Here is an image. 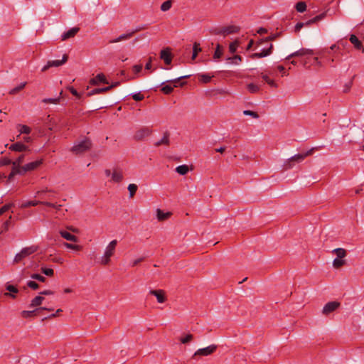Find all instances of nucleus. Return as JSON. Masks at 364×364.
<instances>
[{"instance_id":"nucleus-23","label":"nucleus","mask_w":364,"mask_h":364,"mask_svg":"<svg viewBox=\"0 0 364 364\" xmlns=\"http://www.w3.org/2000/svg\"><path fill=\"white\" fill-rule=\"evenodd\" d=\"M59 233L62 237H63L64 239H65L68 241L75 242L78 241V238L75 235H72L71 233H70L65 230H60Z\"/></svg>"},{"instance_id":"nucleus-41","label":"nucleus","mask_w":364,"mask_h":364,"mask_svg":"<svg viewBox=\"0 0 364 364\" xmlns=\"http://www.w3.org/2000/svg\"><path fill=\"white\" fill-rule=\"evenodd\" d=\"M127 188H128V191L129 192V197L132 198L135 195V193H136V192L137 191L138 187H137V186L136 184L131 183V184H129Z\"/></svg>"},{"instance_id":"nucleus-19","label":"nucleus","mask_w":364,"mask_h":364,"mask_svg":"<svg viewBox=\"0 0 364 364\" xmlns=\"http://www.w3.org/2000/svg\"><path fill=\"white\" fill-rule=\"evenodd\" d=\"M124 178L122 170L114 168L112 173V181L114 183H120Z\"/></svg>"},{"instance_id":"nucleus-27","label":"nucleus","mask_w":364,"mask_h":364,"mask_svg":"<svg viewBox=\"0 0 364 364\" xmlns=\"http://www.w3.org/2000/svg\"><path fill=\"white\" fill-rule=\"evenodd\" d=\"M109 91V87H105L102 88H95L92 90L90 92H89L87 95V96H92L94 95L101 94Z\"/></svg>"},{"instance_id":"nucleus-6","label":"nucleus","mask_w":364,"mask_h":364,"mask_svg":"<svg viewBox=\"0 0 364 364\" xmlns=\"http://www.w3.org/2000/svg\"><path fill=\"white\" fill-rule=\"evenodd\" d=\"M238 29L235 26H229L226 27H223L220 28H215L213 31V33L215 35H224L226 36L228 34L234 33L237 32Z\"/></svg>"},{"instance_id":"nucleus-28","label":"nucleus","mask_w":364,"mask_h":364,"mask_svg":"<svg viewBox=\"0 0 364 364\" xmlns=\"http://www.w3.org/2000/svg\"><path fill=\"white\" fill-rule=\"evenodd\" d=\"M43 202L44 201H41V200H30V201H27V202L22 203L21 205V208H26L29 206H36L39 204L43 205Z\"/></svg>"},{"instance_id":"nucleus-47","label":"nucleus","mask_w":364,"mask_h":364,"mask_svg":"<svg viewBox=\"0 0 364 364\" xmlns=\"http://www.w3.org/2000/svg\"><path fill=\"white\" fill-rule=\"evenodd\" d=\"M43 205H46V206H48V207L53 208L55 210H57L58 211H59L61 209L62 206H63L60 204H56V203H50V202H48V201L43 202Z\"/></svg>"},{"instance_id":"nucleus-4","label":"nucleus","mask_w":364,"mask_h":364,"mask_svg":"<svg viewBox=\"0 0 364 364\" xmlns=\"http://www.w3.org/2000/svg\"><path fill=\"white\" fill-rule=\"evenodd\" d=\"M152 133V130L147 127H144L136 130L134 134V139L136 141H141L144 138L150 136Z\"/></svg>"},{"instance_id":"nucleus-59","label":"nucleus","mask_w":364,"mask_h":364,"mask_svg":"<svg viewBox=\"0 0 364 364\" xmlns=\"http://www.w3.org/2000/svg\"><path fill=\"white\" fill-rule=\"evenodd\" d=\"M27 286L33 290H36L39 288L38 284L34 281H28L27 282Z\"/></svg>"},{"instance_id":"nucleus-18","label":"nucleus","mask_w":364,"mask_h":364,"mask_svg":"<svg viewBox=\"0 0 364 364\" xmlns=\"http://www.w3.org/2000/svg\"><path fill=\"white\" fill-rule=\"evenodd\" d=\"M149 293L150 294H152L156 297L157 301L159 303H164L166 300L164 290H151Z\"/></svg>"},{"instance_id":"nucleus-49","label":"nucleus","mask_w":364,"mask_h":364,"mask_svg":"<svg viewBox=\"0 0 364 364\" xmlns=\"http://www.w3.org/2000/svg\"><path fill=\"white\" fill-rule=\"evenodd\" d=\"M11 216H10L9 218L4 223V224L1 226V230L0 231V233L7 231L9 230V225H11Z\"/></svg>"},{"instance_id":"nucleus-5","label":"nucleus","mask_w":364,"mask_h":364,"mask_svg":"<svg viewBox=\"0 0 364 364\" xmlns=\"http://www.w3.org/2000/svg\"><path fill=\"white\" fill-rule=\"evenodd\" d=\"M68 55L67 54H64L63 55L62 60H48L47 64L42 68L41 71L42 72H46V70H48L51 67H59V66L65 64L68 61Z\"/></svg>"},{"instance_id":"nucleus-20","label":"nucleus","mask_w":364,"mask_h":364,"mask_svg":"<svg viewBox=\"0 0 364 364\" xmlns=\"http://www.w3.org/2000/svg\"><path fill=\"white\" fill-rule=\"evenodd\" d=\"M79 31H80V28L79 27L72 28L71 29H70L69 31L65 32L62 35V36H61L62 41H65V40H68V39H69L70 38L74 37L77 33V32Z\"/></svg>"},{"instance_id":"nucleus-30","label":"nucleus","mask_w":364,"mask_h":364,"mask_svg":"<svg viewBox=\"0 0 364 364\" xmlns=\"http://www.w3.org/2000/svg\"><path fill=\"white\" fill-rule=\"evenodd\" d=\"M332 252L336 255V258L340 259H343L347 255L346 250L343 248H336L332 251Z\"/></svg>"},{"instance_id":"nucleus-60","label":"nucleus","mask_w":364,"mask_h":364,"mask_svg":"<svg viewBox=\"0 0 364 364\" xmlns=\"http://www.w3.org/2000/svg\"><path fill=\"white\" fill-rule=\"evenodd\" d=\"M13 203L6 204L0 208V215L9 210L12 206Z\"/></svg>"},{"instance_id":"nucleus-9","label":"nucleus","mask_w":364,"mask_h":364,"mask_svg":"<svg viewBox=\"0 0 364 364\" xmlns=\"http://www.w3.org/2000/svg\"><path fill=\"white\" fill-rule=\"evenodd\" d=\"M43 164V160H37L33 162H30L24 166H22L21 168V172L25 174L27 171H33L36 169L38 166H40Z\"/></svg>"},{"instance_id":"nucleus-22","label":"nucleus","mask_w":364,"mask_h":364,"mask_svg":"<svg viewBox=\"0 0 364 364\" xmlns=\"http://www.w3.org/2000/svg\"><path fill=\"white\" fill-rule=\"evenodd\" d=\"M169 136L170 134L168 132H166L164 134V136L162 137V139L154 143V146L156 147L160 146L161 145L168 146L170 144Z\"/></svg>"},{"instance_id":"nucleus-54","label":"nucleus","mask_w":364,"mask_h":364,"mask_svg":"<svg viewBox=\"0 0 364 364\" xmlns=\"http://www.w3.org/2000/svg\"><path fill=\"white\" fill-rule=\"evenodd\" d=\"M294 165H295V163L294 162V161H291V158H289L284 164V169L285 170L290 169V168H293Z\"/></svg>"},{"instance_id":"nucleus-24","label":"nucleus","mask_w":364,"mask_h":364,"mask_svg":"<svg viewBox=\"0 0 364 364\" xmlns=\"http://www.w3.org/2000/svg\"><path fill=\"white\" fill-rule=\"evenodd\" d=\"M325 16H326L325 12L320 14L316 16L315 17H314L313 18L307 21L306 22H304V26H309L312 23H316V22L323 19L325 18Z\"/></svg>"},{"instance_id":"nucleus-52","label":"nucleus","mask_w":364,"mask_h":364,"mask_svg":"<svg viewBox=\"0 0 364 364\" xmlns=\"http://www.w3.org/2000/svg\"><path fill=\"white\" fill-rule=\"evenodd\" d=\"M173 86L171 85H165L161 87V90L166 95L171 94L173 90Z\"/></svg>"},{"instance_id":"nucleus-33","label":"nucleus","mask_w":364,"mask_h":364,"mask_svg":"<svg viewBox=\"0 0 364 364\" xmlns=\"http://www.w3.org/2000/svg\"><path fill=\"white\" fill-rule=\"evenodd\" d=\"M189 171V168L187 165H181L176 168V171L180 175L184 176Z\"/></svg>"},{"instance_id":"nucleus-64","label":"nucleus","mask_w":364,"mask_h":364,"mask_svg":"<svg viewBox=\"0 0 364 364\" xmlns=\"http://www.w3.org/2000/svg\"><path fill=\"white\" fill-rule=\"evenodd\" d=\"M132 98L135 100V101H141L142 100L144 97L142 94H141L140 92L139 93H136V94H134L132 95Z\"/></svg>"},{"instance_id":"nucleus-16","label":"nucleus","mask_w":364,"mask_h":364,"mask_svg":"<svg viewBox=\"0 0 364 364\" xmlns=\"http://www.w3.org/2000/svg\"><path fill=\"white\" fill-rule=\"evenodd\" d=\"M100 82L103 84H109L105 75L103 73L97 74L95 77L92 78L90 80V84L91 85H97Z\"/></svg>"},{"instance_id":"nucleus-31","label":"nucleus","mask_w":364,"mask_h":364,"mask_svg":"<svg viewBox=\"0 0 364 364\" xmlns=\"http://www.w3.org/2000/svg\"><path fill=\"white\" fill-rule=\"evenodd\" d=\"M25 154H21L19 155L14 161L12 162V166L16 168H21L22 166L21 164L24 161Z\"/></svg>"},{"instance_id":"nucleus-15","label":"nucleus","mask_w":364,"mask_h":364,"mask_svg":"<svg viewBox=\"0 0 364 364\" xmlns=\"http://www.w3.org/2000/svg\"><path fill=\"white\" fill-rule=\"evenodd\" d=\"M117 245V240H112L106 247L104 255L109 257H112L115 252V249Z\"/></svg>"},{"instance_id":"nucleus-61","label":"nucleus","mask_w":364,"mask_h":364,"mask_svg":"<svg viewBox=\"0 0 364 364\" xmlns=\"http://www.w3.org/2000/svg\"><path fill=\"white\" fill-rule=\"evenodd\" d=\"M110 258L111 257L103 255V256L101 257L100 263L103 265H107L109 263Z\"/></svg>"},{"instance_id":"nucleus-39","label":"nucleus","mask_w":364,"mask_h":364,"mask_svg":"<svg viewBox=\"0 0 364 364\" xmlns=\"http://www.w3.org/2000/svg\"><path fill=\"white\" fill-rule=\"evenodd\" d=\"M295 8L298 12L302 13L306 9V4L304 1H299L296 4Z\"/></svg>"},{"instance_id":"nucleus-11","label":"nucleus","mask_w":364,"mask_h":364,"mask_svg":"<svg viewBox=\"0 0 364 364\" xmlns=\"http://www.w3.org/2000/svg\"><path fill=\"white\" fill-rule=\"evenodd\" d=\"M273 46L270 44L268 48H264L259 53H255L250 55L252 59L262 58L269 55L272 53Z\"/></svg>"},{"instance_id":"nucleus-40","label":"nucleus","mask_w":364,"mask_h":364,"mask_svg":"<svg viewBox=\"0 0 364 364\" xmlns=\"http://www.w3.org/2000/svg\"><path fill=\"white\" fill-rule=\"evenodd\" d=\"M26 85V82L21 83L18 86H17V87L13 88L12 90H11L9 91V94L10 95H15V94H16L17 92H18L19 91L23 90L25 87Z\"/></svg>"},{"instance_id":"nucleus-17","label":"nucleus","mask_w":364,"mask_h":364,"mask_svg":"<svg viewBox=\"0 0 364 364\" xmlns=\"http://www.w3.org/2000/svg\"><path fill=\"white\" fill-rule=\"evenodd\" d=\"M40 310H46V311H50L53 309H49V308H46V307H41V308H37V309H36L34 310H32V311H23L21 312V316H22V317L26 318H30V317L36 316V312H38Z\"/></svg>"},{"instance_id":"nucleus-38","label":"nucleus","mask_w":364,"mask_h":364,"mask_svg":"<svg viewBox=\"0 0 364 364\" xmlns=\"http://www.w3.org/2000/svg\"><path fill=\"white\" fill-rule=\"evenodd\" d=\"M16 174L23 175L20 168H16V167L12 166V170H11V172L9 173V175L8 176V179L9 181H11L14 178V176L15 175H16Z\"/></svg>"},{"instance_id":"nucleus-55","label":"nucleus","mask_w":364,"mask_h":364,"mask_svg":"<svg viewBox=\"0 0 364 364\" xmlns=\"http://www.w3.org/2000/svg\"><path fill=\"white\" fill-rule=\"evenodd\" d=\"M41 272L48 277H52L54 274V271L53 269L46 268V267H41Z\"/></svg>"},{"instance_id":"nucleus-8","label":"nucleus","mask_w":364,"mask_h":364,"mask_svg":"<svg viewBox=\"0 0 364 364\" xmlns=\"http://www.w3.org/2000/svg\"><path fill=\"white\" fill-rule=\"evenodd\" d=\"M340 305L341 304L338 301H329L327 304H326L325 306H323L322 313L324 315H328L330 313L336 311L340 306Z\"/></svg>"},{"instance_id":"nucleus-51","label":"nucleus","mask_w":364,"mask_h":364,"mask_svg":"<svg viewBox=\"0 0 364 364\" xmlns=\"http://www.w3.org/2000/svg\"><path fill=\"white\" fill-rule=\"evenodd\" d=\"M190 77V75H184V76H181V77H178L176 79H173V80H168L167 82H169V83H173V87H176L178 85H176L182 79H186V78H188Z\"/></svg>"},{"instance_id":"nucleus-14","label":"nucleus","mask_w":364,"mask_h":364,"mask_svg":"<svg viewBox=\"0 0 364 364\" xmlns=\"http://www.w3.org/2000/svg\"><path fill=\"white\" fill-rule=\"evenodd\" d=\"M160 58L164 61L165 64H171L172 61V55L170 48H167L161 50L160 53Z\"/></svg>"},{"instance_id":"nucleus-1","label":"nucleus","mask_w":364,"mask_h":364,"mask_svg":"<svg viewBox=\"0 0 364 364\" xmlns=\"http://www.w3.org/2000/svg\"><path fill=\"white\" fill-rule=\"evenodd\" d=\"M92 143L89 138L85 137L82 140L75 142L70 151L75 154H81L91 149Z\"/></svg>"},{"instance_id":"nucleus-57","label":"nucleus","mask_w":364,"mask_h":364,"mask_svg":"<svg viewBox=\"0 0 364 364\" xmlns=\"http://www.w3.org/2000/svg\"><path fill=\"white\" fill-rule=\"evenodd\" d=\"M238 47V42L237 41H234V42H232L230 46H229V50L231 53H234L236 52L237 50V48Z\"/></svg>"},{"instance_id":"nucleus-63","label":"nucleus","mask_w":364,"mask_h":364,"mask_svg":"<svg viewBox=\"0 0 364 364\" xmlns=\"http://www.w3.org/2000/svg\"><path fill=\"white\" fill-rule=\"evenodd\" d=\"M68 89L74 96L80 98L81 95L73 87H68Z\"/></svg>"},{"instance_id":"nucleus-58","label":"nucleus","mask_w":364,"mask_h":364,"mask_svg":"<svg viewBox=\"0 0 364 364\" xmlns=\"http://www.w3.org/2000/svg\"><path fill=\"white\" fill-rule=\"evenodd\" d=\"M243 114L245 115L251 116L255 119L259 118V114L257 112L251 111V110H245V111H243Z\"/></svg>"},{"instance_id":"nucleus-46","label":"nucleus","mask_w":364,"mask_h":364,"mask_svg":"<svg viewBox=\"0 0 364 364\" xmlns=\"http://www.w3.org/2000/svg\"><path fill=\"white\" fill-rule=\"evenodd\" d=\"M64 246L68 249L74 250L76 251H80L82 249V247L80 245H73V244L68 243V242H65Z\"/></svg>"},{"instance_id":"nucleus-25","label":"nucleus","mask_w":364,"mask_h":364,"mask_svg":"<svg viewBox=\"0 0 364 364\" xmlns=\"http://www.w3.org/2000/svg\"><path fill=\"white\" fill-rule=\"evenodd\" d=\"M171 215V213L170 212L164 213L159 208H158L156 210V217L159 221H164V220H167L170 217Z\"/></svg>"},{"instance_id":"nucleus-50","label":"nucleus","mask_w":364,"mask_h":364,"mask_svg":"<svg viewBox=\"0 0 364 364\" xmlns=\"http://www.w3.org/2000/svg\"><path fill=\"white\" fill-rule=\"evenodd\" d=\"M193 338V336L191 333L186 335L184 337H181L180 338V341L183 343L186 344L189 342H191Z\"/></svg>"},{"instance_id":"nucleus-21","label":"nucleus","mask_w":364,"mask_h":364,"mask_svg":"<svg viewBox=\"0 0 364 364\" xmlns=\"http://www.w3.org/2000/svg\"><path fill=\"white\" fill-rule=\"evenodd\" d=\"M349 41L357 50H361L363 53L364 52V47L362 43L354 34L350 35Z\"/></svg>"},{"instance_id":"nucleus-53","label":"nucleus","mask_w":364,"mask_h":364,"mask_svg":"<svg viewBox=\"0 0 364 364\" xmlns=\"http://www.w3.org/2000/svg\"><path fill=\"white\" fill-rule=\"evenodd\" d=\"M31 277L33 279H36V280H38L41 282H46V277H44L43 276L39 274H32L31 275Z\"/></svg>"},{"instance_id":"nucleus-3","label":"nucleus","mask_w":364,"mask_h":364,"mask_svg":"<svg viewBox=\"0 0 364 364\" xmlns=\"http://www.w3.org/2000/svg\"><path fill=\"white\" fill-rule=\"evenodd\" d=\"M218 346L216 345H210L208 347L200 348L197 350L192 355L193 359H196L200 356H208L215 352Z\"/></svg>"},{"instance_id":"nucleus-48","label":"nucleus","mask_w":364,"mask_h":364,"mask_svg":"<svg viewBox=\"0 0 364 364\" xmlns=\"http://www.w3.org/2000/svg\"><path fill=\"white\" fill-rule=\"evenodd\" d=\"M262 77L271 87H277V85L275 83V82L273 80H271L267 75H262Z\"/></svg>"},{"instance_id":"nucleus-34","label":"nucleus","mask_w":364,"mask_h":364,"mask_svg":"<svg viewBox=\"0 0 364 364\" xmlns=\"http://www.w3.org/2000/svg\"><path fill=\"white\" fill-rule=\"evenodd\" d=\"M17 129H18L20 134H29L31 132V129L29 127H28L27 125L18 124Z\"/></svg>"},{"instance_id":"nucleus-56","label":"nucleus","mask_w":364,"mask_h":364,"mask_svg":"<svg viewBox=\"0 0 364 364\" xmlns=\"http://www.w3.org/2000/svg\"><path fill=\"white\" fill-rule=\"evenodd\" d=\"M60 101V97L57 98H45L42 100L43 103L48 104V103H53V104H57Z\"/></svg>"},{"instance_id":"nucleus-62","label":"nucleus","mask_w":364,"mask_h":364,"mask_svg":"<svg viewBox=\"0 0 364 364\" xmlns=\"http://www.w3.org/2000/svg\"><path fill=\"white\" fill-rule=\"evenodd\" d=\"M12 162H13V161H11V159H9L8 158H4L0 161V164L3 165V166H7V165L12 164Z\"/></svg>"},{"instance_id":"nucleus-37","label":"nucleus","mask_w":364,"mask_h":364,"mask_svg":"<svg viewBox=\"0 0 364 364\" xmlns=\"http://www.w3.org/2000/svg\"><path fill=\"white\" fill-rule=\"evenodd\" d=\"M346 264V260L344 259L335 258L333 261V266L336 269H338Z\"/></svg>"},{"instance_id":"nucleus-36","label":"nucleus","mask_w":364,"mask_h":364,"mask_svg":"<svg viewBox=\"0 0 364 364\" xmlns=\"http://www.w3.org/2000/svg\"><path fill=\"white\" fill-rule=\"evenodd\" d=\"M53 192V191L50 190V189H48L47 188L46 189H43V190H41V191H38L37 193H36V196H38L40 197L42 199H44V198H49V199H51L52 198V196H48V197H46L45 196V193H51Z\"/></svg>"},{"instance_id":"nucleus-44","label":"nucleus","mask_w":364,"mask_h":364,"mask_svg":"<svg viewBox=\"0 0 364 364\" xmlns=\"http://www.w3.org/2000/svg\"><path fill=\"white\" fill-rule=\"evenodd\" d=\"M171 5H172V2L171 0H167L166 1H164L161 6V10L162 11H168L171 7Z\"/></svg>"},{"instance_id":"nucleus-29","label":"nucleus","mask_w":364,"mask_h":364,"mask_svg":"<svg viewBox=\"0 0 364 364\" xmlns=\"http://www.w3.org/2000/svg\"><path fill=\"white\" fill-rule=\"evenodd\" d=\"M6 290H8L10 292V293H5L6 296H11L14 299L16 298V295L11 294V293H14V294L18 293V290L16 287L9 284L6 287Z\"/></svg>"},{"instance_id":"nucleus-45","label":"nucleus","mask_w":364,"mask_h":364,"mask_svg":"<svg viewBox=\"0 0 364 364\" xmlns=\"http://www.w3.org/2000/svg\"><path fill=\"white\" fill-rule=\"evenodd\" d=\"M247 90L251 93H256L259 90V87L254 83H250L247 85Z\"/></svg>"},{"instance_id":"nucleus-26","label":"nucleus","mask_w":364,"mask_h":364,"mask_svg":"<svg viewBox=\"0 0 364 364\" xmlns=\"http://www.w3.org/2000/svg\"><path fill=\"white\" fill-rule=\"evenodd\" d=\"M44 300V297H43L41 294L38 296H36L35 298H33L30 304V307H36L40 306L43 301Z\"/></svg>"},{"instance_id":"nucleus-43","label":"nucleus","mask_w":364,"mask_h":364,"mask_svg":"<svg viewBox=\"0 0 364 364\" xmlns=\"http://www.w3.org/2000/svg\"><path fill=\"white\" fill-rule=\"evenodd\" d=\"M223 55V48L220 44L217 45L216 49L215 50L213 58L218 59L220 58Z\"/></svg>"},{"instance_id":"nucleus-32","label":"nucleus","mask_w":364,"mask_h":364,"mask_svg":"<svg viewBox=\"0 0 364 364\" xmlns=\"http://www.w3.org/2000/svg\"><path fill=\"white\" fill-rule=\"evenodd\" d=\"M280 35H281V33H273V34L270 35L269 36L267 37L266 38L261 39L259 41H258L257 46L262 44L264 42H269V41H274L276 38H277L279 36H280Z\"/></svg>"},{"instance_id":"nucleus-12","label":"nucleus","mask_w":364,"mask_h":364,"mask_svg":"<svg viewBox=\"0 0 364 364\" xmlns=\"http://www.w3.org/2000/svg\"><path fill=\"white\" fill-rule=\"evenodd\" d=\"M314 54V51L311 49H307V48H301L300 50L294 52V53H292L291 54H290L289 55H288L286 59H290V58H294V57H300V56H304V55H313Z\"/></svg>"},{"instance_id":"nucleus-42","label":"nucleus","mask_w":364,"mask_h":364,"mask_svg":"<svg viewBox=\"0 0 364 364\" xmlns=\"http://www.w3.org/2000/svg\"><path fill=\"white\" fill-rule=\"evenodd\" d=\"M227 60L232 64L238 65L242 61V57L239 55H236L233 57L228 58Z\"/></svg>"},{"instance_id":"nucleus-35","label":"nucleus","mask_w":364,"mask_h":364,"mask_svg":"<svg viewBox=\"0 0 364 364\" xmlns=\"http://www.w3.org/2000/svg\"><path fill=\"white\" fill-rule=\"evenodd\" d=\"M201 50H202L200 46V43L195 42L193 46L192 60H195L198 53H200Z\"/></svg>"},{"instance_id":"nucleus-10","label":"nucleus","mask_w":364,"mask_h":364,"mask_svg":"<svg viewBox=\"0 0 364 364\" xmlns=\"http://www.w3.org/2000/svg\"><path fill=\"white\" fill-rule=\"evenodd\" d=\"M316 149V148L314 147L304 153L296 154L291 157V160L294 161V163H300L303 161L307 156L312 155Z\"/></svg>"},{"instance_id":"nucleus-13","label":"nucleus","mask_w":364,"mask_h":364,"mask_svg":"<svg viewBox=\"0 0 364 364\" xmlns=\"http://www.w3.org/2000/svg\"><path fill=\"white\" fill-rule=\"evenodd\" d=\"M9 149L14 151L26 152L30 151L29 147L21 142L12 144Z\"/></svg>"},{"instance_id":"nucleus-2","label":"nucleus","mask_w":364,"mask_h":364,"mask_svg":"<svg viewBox=\"0 0 364 364\" xmlns=\"http://www.w3.org/2000/svg\"><path fill=\"white\" fill-rule=\"evenodd\" d=\"M38 250V247L36 246H31L24 247L21 250L19 253H17L14 257V262L15 263L20 262L22 259L26 258V257L31 255V254L36 252Z\"/></svg>"},{"instance_id":"nucleus-7","label":"nucleus","mask_w":364,"mask_h":364,"mask_svg":"<svg viewBox=\"0 0 364 364\" xmlns=\"http://www.w3.org/2000/svg\"><path fill=\"white\" fill-rule=\"evenodd\" d=\"M145 27H142V26H139L137 27L136 29L133 30L132 31L129 32V33H123L122 35H120L118 38H115V39H113V40H111L109 41L110 43H117V42H119L121 41H124V40H127V39H129L130 38H132L133 36V35L138 32V31H140L143 29H144Z\"/></svg>"}]
</instances>
